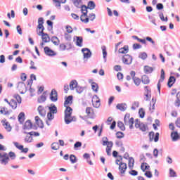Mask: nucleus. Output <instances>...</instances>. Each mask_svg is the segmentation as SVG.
Wrapping results in <instances>:
<instances>
[{"label": "nucleus", "instance_id": "f257e3e1", "mask_svg": "<svg viewBox=\"0 0 180 180\" xmlns=\"http://www.w3.org/2000/svg\"><path fill=\"white\" fill-rule=\"evenodd\" d=\"M65 123L66 124H70V123L72 122H75L77 120V117L72 116V108L67 107L65 110Z\"/></svg>", "mask_w": 180, "mask_h": 180}, {"label": "nucleus", "instance_id": "f03ea898", "mask_svg": "<svg viewBox=\"0 0 180 180\" xmlns=\"http://www.w3.org/2000/svg\"><path fill=\"white\" fill-rule=\"evenodd\" d=\"M103 146H107L105 151L107 153V155H112L110 151H112V147H113V142L112 141H108V137H103L102 139Z\"/></svg>", "mask_w": 180, "mask_h": 180}, {"label": "nucleus", "instance_id": "7ed1b4c3", "mask_svg": "<svg viewBox=\"0 0 180 180\" xmlns=\"http://www.w3.org/2000/svg\"><path fill=\"white\" fill-rule=\"evenodd\" d=\"M120 161V160L117 159L115 160V164L116 165H119V169L120 171V173L124 174V172H126V169H127V164Z\"/></svg>", "mask_w": 180, "mask_h": 180}, {"label": "nucleus", "instance_id": "20e7f679", "mask_svg": "<svg viewBox=\"0 0 180 180\" xmlns=\"http://www.w3.org/2000/svg\"><path fill=\"white\" fill-rule=\"evenodd\" d=\"M149 137V141L151 143V141H154L155 143H158V141L160 140V133L156 132L155 134L154 131H150L148 134Z\"/></svg>", "mask_w": 180, "mask_h": 180}, {"label": "nucleus", "instance_id": "39448f33", "mask_svg": "<svg viewBox=\"0 0 180 180\" xmlns=\"http://www.w3.org/2000/svg\"><path fill=\"white\" fill-rule=\"evenodd\" d=\"M122 63L125 64V65H130L131 63H133V56L125 54L122 56Z\"/></svg>", "mask_w": 180, "mask_h": 180}, {"label": "nucleus", "instance_id": "423d86ee", "mask_svg": "<svg viewBox=\"0 0 180 180\" xmlns=\"http://www.w3.org/2000/svg\"><path fill=\"white\" fill-rule=\"evenodd\" d=\"M49 99L51 102H57L58 101V93L57 90L52 89L50 94H49Z\"/></svg>", "mask_w": 180, "mask_h": 180}, {"label": "nucleus", "instance_id": "0eeeda50", "mask_svg": "<svg viewBox=\"0 0 180 180\" xmlns=\"http://www.w3.org/2000/svg\"><path fill=\"white\" fill-rule=\"evenodd\" d=\"M44 52L48 57H54L55 56H57V53L49 46H45L44 48Z\"/></svg>", "mask_w": 180, "mask_h": 180}, {"label": "nucleus", "instance_id": "6e6552de", "mask_svg": "<svg viewBox=\"0 0 180 180\" xmlns=\"http://www.w3.org/2000/svg\"><path fill=\"white\" fill-rule=\"evenodd\" d=\"M165 79V71H164V69H162L161 74H160V79H159L158 82V91L159 94L161 92V82H164Z\"/></svg>", "mask_w": 180, "mask_h": 180}, {"label": "nucleus", "instance_id": "1a4fd4ad", "mask_svg": "<svg viewBox=\"0 0 180 180\" xmlns=\"http://www.w3.org/2000/svg\"><path fill=\"white\" fill-rule=\"evenodd\" d=\"M82 53H83L84 58H91L92 56V52L91 49L88 48H83L82 49Z\"/></svg>", "mask_w": 180, "mask_h": 180}, {"label": "nucleus", "instance_id": "9d476101", "mask_svg": "<svg viewBox=\"0 0 180 180\" xmlns=\"http://www.w3.org/2000/svg\"><path fill=\"white\" fill-rule=\"evenodd\" d=\"M74 99V96L72 95L68 96V97L65 98L64 106L65 108H70L67 105H72V101Z\"/></svg>", "mask_w": 180, "mask_h": 180}, {"label": "nucleus", "instance_id": "9b49d317", "mask_svg": "<svg viewBox=\"0 0 180 180\" xmlns=\"http://www.w3.org/2000/svg\"><path fill=\"white\" fill-rule=\"evenodd\" d=\"M82 14L80 15V20L83 23H89V18L88 17V11H85L82 13Z\"/></svg>", "mask_w": 180, "mask_h": 180}, {"label": "nucleus", "instance_id": "f8f14e48", "mask_svg": "<svg viewBox=\"0 0 180 180\" xmlns=\"http://www.w3.org/2000/svg\"><path fill=\"white\" fill-rule=\"evenodd\" d=\"M32 127H33V123L30 120H27L22 126L23 130H32Z\"/></svg>", "mask_w": 180, "mask_h": 180}, {"label": "nucleus", "instance_id": "ddd939ff", "mask_svg": "<svg viewBox=\"0 0 180 180\" xmlns=\"http://www.w3.org/2000/svg\"><path fill=\"white\" fill-rule=\"evenodd\" d=\"M175 82H176V78H175V76H172L171 75L167 81V86L168 88H172V86H174V84H175Z\"/></svg>", "mask_w": 180, "mask_h": 180}, {"label": "nucleus", "instance_id": "4468645a", "mask_svg": "<svg viewBox=\"0 0 180 180\" xmlns=\"http://www.w3.org/2000/svg\"><path fill=\"white\" fill-rule=\"evenodd\" d=\"M35 123L40 129L44 128V124L43 123V120H41L39 116H35Z\"/></svg>", "mask_w": 180, "mask_h": 180}, {"label": "nucleus", "instance_id": "2eb2a0df", "mask_svg": "<svg viewBox=\"0 0 180 180\" xmlns=\"http://www.w3.org/2000/svg\"><path fill=\"white\" fill-rule=\"evenodd\" d=\"M1 123H3V126H5V129L7 131H12V126L9 122H6V120H1Z\"/></svg>", "mask_w": 180, "mask_h": 180}, {"label": "nucleus", "instance_id": "dca6fc26", "mask_svg": "<svg viewBox=\"0 0 180 180\" xmlns=\"http://www.w3.org/2000/svg\"><path fill=\"white\" fill-rule=\"evenodd\" d=\"M145 92L146 94H145V96L146 97V101H148L150 99H151V89H148V86H145Z\"/></svg>", "mask_w": 180, "mask_h": 180}, {"label": "nucleus", "instance_id": "f3484780", "mask_svg": "<svg viewBox=\"0 0 180 180\" xmlns=\"http://www.w3.org/2000/svg\"><path fill=\"white\" fill-rule=\"evenodd\" d=\"M76 38V46L77 47H82V43H84V38L82 37H75Z\"/></svg>", "mask_w": 180, "mask_h": 180}, {"label": "nucleus", "instance_id": "a211bd4d", "mask_svg": "<svg viewBox=\"0 0 180 180\" xmlns=\"http://www.w3.org/2000/svg\"><path fill=\"white\" fill-rule=\"evenodd\" d=\"M171 138L172 141H178L179 140V134H178V131H175L171 133Z\"/></svg>", "mask_w": 180, "mask_h": 180}, {"label": "nucleus", "instance_id": "6ab92c4d", "mask_svg": "<svg viewBox=\"0 0 180 180\" xmlns=\"http://www.w3.org/2000/svg\"><path fill=\"white\" fill-rule=\"evenodd\" d=\"M117 109L121 110V112H124L127 109V104L126 103H118L116 106Z\"/></svg>", "mask_w": 180, "mask_h": 180}, {"label": "nucleus", "instance_id": "aec40b11", "mask_svg": "<svg viewBox=\"0 0 180 180\" xmlns=\"http://www.w3.org/2000/svg\"><path fill=\"white\" fill-rule=\"evenodd\" d=\"M49 113H53L56 115L58 112L57 106L54 103H51V105L49 107Z\"/></svg>", "mask_w": 180, "mask_h": 180}, {"label": "nucleus", "instance_id": "412c9836", "mask_svg": "<svg viewBox=\"0 0 180 180\" xmlns=\"http://www.w3.org/2000/svg\"><path fill=\"white\" fill-rule=\"evenodd\" d=\"M141 82L144 85H148V84H150V77H148V76H147V75H143L141 77Z\"/></svg>", "mask_w": 180, "mask_h": 180}, {"label": "nucleus", "instance_id": "4be33fe9", "mask_svg": "<svg viewBox=\"0 0 180 180\" xmlns=\"http://www.w3.org/2000/svg\"><path fill=\"white\" fill-rule=\"evenodd\" d=\"M118 53H120V54H127V53H129V46L125 45L124 47L120 48L118 50Z\"/></svg>", "mask_w": 180, "mask_h": 180}, {"label": "nucleus", "instance_id": "5701e85b", "mask_svg": "<svg viewBox=\"0 0 180 180\" xmlns=\"http://www.w3.org/2000/svg\"><path fill=\"white\" fill-rule=\"evenodd\" d=\"M153 71H154V68L153 67L148 65H145L143 67V72L145 74H152Z\"/></svg>", "mask_w": 180, "mask_h": 180}, {"label": "nucleus", "instance_id": "b1692460", "mask_svg": "<svg viewBox=\"0 0 180 180\" xmlns=\"http://www.w3.org/2000/svg\"><path fill=\"white\" fill-rule=\"evenodd\" d=\"M78 85V82L77 80L73 79L70 82L69 86L71 91H74V89L77 87Z\"/></svg>", "mask_w": 180, "mask_h": 180}, {"label": "nucleus", "instance_id": "393cba45", "mask_svg": "<svg viewBox=\"0 0 180 180\" xmlns=\"http://www.w3.org/2000/svg\"><path fill=\"white\" fill-rule=\"evenodd\" d=\"M25 112H20L18 115V122L20 124H23V123L25 122Z\"/></svg>", "mask_w": 180, "mask_h": 180}, {"label": "nucleus", "instance_id": "a878e982", "mask_svg": "<svg viewBox=\"0 0 180 180\" xmlns=\"http://www.w3.org/2000/svg\"><path fill=\"white\" fill-rule=\"evenodd\" d=\"M17 88L19 91H22L23 89H27L26 84L23 82H19L18 83Z\"/></svg>", "mask_w": 180, "mask_h": 180}, {"label": "nucleus", "instance_id": "bb28decb", "mask_svg": "<svg viewBox=\"0 0 180 180\" xmlns=\"http://www.w3.org/2000/svg\"><path fill=\"white\" fill-rule=\"evenodd\" d=\"M38 112L40 116H42V117H44L46 116V110L44 109V107H43L42 105H39L38 107Z\"/></svg>", "mask_w": 180, "mask_h": 180}, {"label": "nucleus", "instance_id": "cd10ccee", "mask_svg": "<svg viewBox=\"0 0 180 180\" xmlns=\"http://www.w3.org/2000/svg\"><path fill=\"white\" fill-rule=\"evenodd\" d=\"M50 41H51L55 46H58L60 44V39H58L57 36H53L50 39Z\"/></svg>", "mask_w": 180, "mask_h": 180}, {"label": "nucleus", "instance_id": "c85d7f7f", "mask_svg": "<svg viewBox=\"0 0 180 180\" xmlns=\"http://www.w3.org/2000/svg\"><path fill=\"white\" fill-rule=\"evenodd\" d=\"M23 134H28L29 136H34V137H39V136H40V133L36 132V131H32L30 132H27L26 131H24Z\"/></svg>", "mask_w": 180, "mask_h": 180}, {"label": "nucleus", "instance_id": "c756f323", "mask_svg": "<svg viewBox=\"0 0 180 180\" xmlns=\"http://www.w3.org/2000/svg\"><path fill=\"white\" fill-rule=\"evenodd\" d=\"M87 8L90 9V11H92L96 8V4H95L94 1H89L87 4Z\"/></svg>", "mask_w": 180, "mask_h": 180}, {"label": "nucleus", "instance_id": "7c9ffc66", "mask_svg": "<svg viewBox=\"0 0 180 180\" xmlns=\"http://www.w3.org/2000/svg\"><path fill=\"white\" fill-rule=\"evenodd\" d=\"M128 167L130 169H133L134 167V158L133 157L129 158Z\"/></svg>", "mask_w": 180, "mask_h": 180}, {"label": "nucleus", "instance_id": "2f4dec72", "mask_svg": "<svg viewBox=\"0 0 180 180\" xmlns=\"http://www.w3.org/2000/svg\"><path fill=\"white\" fill-rule=\"evenodd\" d=\"M101 49L103 51V58L104 60V63H106V57H108V51H106V46H103Z\"/></svg>", "mask_w": 180, "mask_h": 180}, {"label": "nucleus", "instance_id": "473e14b6", "mask_svg": "<svg viewBox=\"0 0 180 180\" xmlns=\"http://www.w3.org/2000/svg\"><path fill=\"white\" fill-rule=\"evenodd\" d=\"M91 89H93L94 92H96V94H98V91L99 90V86L96 82H93L91 83Z\"/></svg>", "mask_w": 180, "mask_h": 180}, {"label": "nucleus", "instance_id": "72a5a7b5", "mask_svg": "<svg viewBox=\"0 0 180 180\" xmlns=\"http://www.w3.org/2000/svg\"><path fill=\"white\" fill-rule=\"evenodd\" d=\"M9 162V158H0V164L1 165H7Z\"/></svg>", "mask_w": 180, "mask_h": 180}, {"label": "nucleus", "instance_id": "f704fd0d", "mask_svg": "<svg viewBox=\"0 0 180 180\" xmlns=\"http://www.w3.org/2000/svg\"><path fill=\"white\" fill-rule=\"evenodd\" d=\"M141 169L143 172H146V170L150 169V165H147V162H143L141 165Z\"/></svg>", "mask_w": 180, "mask_h": 180}, {"label": "nucleus", "instance_id": "c9c22d12", "mask_svg": "<svg viewBox=\"0 0 180 180\" xmlns=\"http://www.w3.org/2000/svg\"><path fill=\"white\" fill-rule=\"evenodd\" d=\"M169 178H176V176H178L176 175V172L175 170H174L172 168H170L169 169Z\"/></svg>", "mask_w": 180, "mask_h": 180}, {"label": "nucleus", "instance_id": "e433bc0d", "mask_svg": "<svg viewBox=\"0 0 180 180\" xmlns=\"http://www.w3.org/2000/svg\"><path fill=\"white\" fill-rule=\"evenodd\" d=\"M9 106H11L12 109H16V108H18V102L14 99H11Z\"/></svg>", "mask_w": 180, "mask_h": 180}, {"label": "nucleus", "instance_id": "4c0bfd02", "mask_svg": "<svg viewBox=\"0 0 180 180\" xmlns=\"http://www.w3.org/2000/svg\"><path fill=\"white\" fill-rule=\"evenodd\" d=\"M147 57H148V55L146 52H140L139 54V58H141V60H147Z\"/></svg>", "mask_w": 180, "mask_h": 180}, {"label": "nucleus", "instance_id": "58836bf2", "mask_svg": "<svg viewBox=\"0 0 180 180\" xmlns=\"http://www.w3.org/2000/svg\"><path fill=\"white\" fill-rule=\"evenodd\" d=\"M160 19L162 20V22H168V17L164 18V13L162 12H158Z\"/></svg>", "mask_w": 180, "mask_h": 180}, {"label": "nucleus", "instance_id": "ea45409f", "mask_svg": "<svg viewBox=\"0 0 180 180\" xmlns=\"http://www.w3.org/2000/svg\"><path fill=\"white\" fill-rule=\"evenodd\" d=\"M139 130H141V131H147V130H148V125L141 122V127L139 128Z\"/></svg>", "mask_w": 180, "mask_h": 180}, {"label": "nucleus", "instance_id": "a19ab883", "mask_svg": "<svg viewBox=\"0 0 180 180\" xmlns=\"http://www.w3.org/2000/svg\"><path fill=\"white\" fill-rule=\"evenodd\" d=\"M117 127L122 130V131H124L126 130V127H124V124L122 121H118Z\"/></svg>", "mask_w": 180, "mask_h": 180}, {"label": "nucleus", "instance_id": "79ce46f5", "mask_svg": "<svg viewBox=\"0 0 180 180\" xmlns=\"http://www.w3.org/2000/svg\"><path fill=\"white\" fill-rule=\"evenodd\" d=\"M129 119H130V114L127 113L124 115V122L125 126H129Z\"/></svg>", "mask_w": 180, "mask_h": 180}, {"label": "nucleus", "instance_id": "37998d69", "mask_svg": "<svg viewBox=\"0 0 180 180\" xmlns=\"http://www.w3.org/2000/svg\"><path fill=\"white\" fill-rule=\"evenodd\" d=\"M139 115L141 119H144V116H146V111L144 110L143 108H141L139 109Z\"/></svg>", "mask_w": 180, "mask_h": 180}, {"label": "nucleus", "instance_id": "c03bdc74", "mask_svg": "<svg viewBox=\"0 0 180 180\" xmlns=\"http://www.w3.org/2000/svg\"><path fill=\"white\" fill-rule=\"evenodd\" d=\"M47 97L44 95L40 96V97L38 98L37 101L38 103H43L45 101H46Z\"/></svg>", "mask_w": 180, "mask_h": 180}, {"label": "nucleus", "instance_id": "a18cd8bd", "mask_svg": "<svg viewBox=\"0 0 180 180\" xmlns=\"http://www.w3.org/2000/svg\"><path fill=\"white\" fill-rule=\"evenodd\" d=\"M70 160L72 164H75V162L78 161V160L77 159V156H75V155H70Z\"/></svg>", "mask_w": 180, "mask_h": 180}, {"label": "nucleus", "instance_id": "49530a36", "mask_svg": "<svg viewBox=\"0 0 180 180\" xmlns=\"http://www.w3.org/2000/svg\"><path fill=\"white\" fill-rule=\"evenodd\" d=\"M25 143H32L33 141V137L32 136L27 135L24 139Z\"/></svg>", "mask_w": 180, "mask_h": 180}, {"label": "nucleus", "instance_id": "de8ad7c7", "mask_svg": "<svg viewBox=\"0 0 180 180\" xmlns=\"http://www.w3.org/2000/svg\"><path fill=\"white\" fill-rule=\"evenodd\" d=\"M51 148L52 150H58V148H60V146H58V143L53 142V143L51 145Z\"/></svg>", "mask_w": 180, "mask_h": 180}, {"label": "nucleus", "instance_id": "09e8293b", "mask_svg": "<svg viewBox=\"0 0 180 180\" xmlns=\"http://www.w3.org/2000/svg\"><path fill=\"white\" fill-rule=\"evenodd\" d=\"M133 79L135 85H136V86H139V85H140V84H141V79L139 77H135L134 79Z\"/></svg>", "mask_w": 180, "mask_h": 180}, {"label": "nucleus", "instance_id": "8fccbe9b", "mask_svg": "<svg viewBox=\"0 0 180 180\" xmlns=\"http://www.w3.org/2000/svg\"><path fill=\"white\" fill-rule=\"evenodd\" d=\"M77 8H81V13H84V12H88V6H85L84 4L82 5L80 7H78Z\"/></svg>", "mask_w": 180, "mask_h": 180}, {"label": "nucleus", "instance_id": "3c124183", "mask_svg": "<svg viewBox=\"0 0 180 180\" xmlns=\"http://www.w3.org/2000/svg\"><path fill=\"white\" fill-rule=\"evenodd\" d=\"M129 175H131L132 176H137L139 175V172H137V170L131 169V171L129 172Z\"/></svg>", "mask_w": 180, "mask_h": 180}, {"label": "nucleus", "instance_id": "603ef678", "mask_svg": "<svg viewBox=\"0 0 180 180\" xmlns=\"http://www.w3.org/2000/svg\"><path fill=\"white\" fill-rule=\"evenodd\" d=\"M76 89V92H77V94H82L84 92V87L77 85V87L75 88Z\"/></svg>", "mask_w": 180, "mask_h": 180}, {"label": "nucleus", "instance_id": "864d4df0", "mask_svg": "<svg viewBox=\"0 0 180 180\" xmlns=\"http://www.w3.org/2000/svg\"><path fill=\"white\" fill-rule=\"evenodd\" d=\"M54 119V114H53L52 112H48L47 113V120L49 122H51L52 120H53Z\"/></svg>", "mask_w": 180, "mask_h": 180}, {"label": "nucleus", "instance_id": "5fc2aeb1", "mask_svg": "<svg viewBox=\"0 0 180 180\" xmlns=\"http://www.w3.org/2000/svg\"><path fill=\"white\" fill-rule=\"evenodd\" d=\"M82 146V142L81 141H77L75 144H74V148L75 150H78V148H79V147Z\"/></svg>", "mask_w": 180, "mask_h": 180}, {"label": "nucleus", "instance_id": "6e6d98bb", "mask_svg": "<svg viewBox=\"0 0 180 180\" xmlns=\"http://www.w3.org/2000/svg\"><path fill=\"white\" fill-rule=\"evenodd\" d=\"M8 157L11 160H15L16 159V154L14 152L10 151L8 153Z\"/></svg>", "mask_w": 180, "mask_h": 180}, {"label": "nucleus", "instance_id": "4d7b16f0", "mask_svg": "<svg viewBox=\"0 0 180 180\" xmlns=\"http://www.w3.org/2000/svg\"><path fill=\"white\" fill-rule=\"evenodd\" d=\"M116 137L117 139H123V137H124V133L122 132V131H117L116 134Z\"/></svg>", "mask_w": 180, "mask_h": 180}, {"label": "nucleus", "instance_id": "13d9d810", "mask_svg": "<svg viewBox=\"0 0 180 180\" xmlns=\"http://www.w3.org/2000/svg\"><path fill=\"white\" fill-rule=\"evenodd\" d=\"M89 19H90V20L91 22H94V20H95V19H96V15H95V13H91L89 14Z\"/></svg>", "mask_w": 180, "mask_h": 180}, {"label": "nucleus", "instance_id": "bf43d9fd", "mask_svg": "<svg viewBox=\"0 0 180 180\" xmlns=\"http://www.w3.org/2000/svg\"><path fill=\"white\" fill-rule=\"evenodd\" d=\"M65 50H67V45H65L64 44H60L59 45V51H65Z\"/></svg>", "mask_w": 180, "mask_h": 180}, {"label": "nucleus", "instance_id": "052dcab7", "mask_svg": "<svg viewBox=\"0 0 180 180\" xmlns=\"http://www.w3.org/2000/svg\"><path fill=\"white\" fill-rule=\"evenodd\" d=\"M156 9H158V11H162V9H164V4H162V3L157 4Z\"/></svg>", "mask_w": 180, "mask_h": 180}, {"label": "nucleus", "instance_id": "680f3d73", "mask_svg": "<svg viewBox=\"0 0 180 180\" xmlns=\"http://www.w3.org/2000/svg\"><path fill=\"white\" fill-rule=\"evenodd\" d=\"M72 2H73V5H75L76 8H78V6H79V4L82 2V0H72Z\"/></svg>", "mask_w": 180, "mask_h": 180}, {"label": "nucleus", "instance_id": "e2e57ef3", "mask_svg": "<svg viewBox=\"0 0 180 180\" xmlns=\"http://www.w3.org/2000/svg\"><path fill=\"white\" fill-rule=\"evenodd\" d=\"M144 175L146 178H153V173H151V171H146Z\"/></svg>", "mask_w": 180, "mask_h": 180}, {"label": "nucleus", "instance_id": "0e129e2a", "mask_svg": "<svg viewBox=\"0 0 180 180\" xmlns=\"http://www.w3.org/2000/svg\"><path fill=\"white\" fill-rule=\"evenodd\" d=\"M146 40L147 41H149L150 43H151L153 46H155V41H154L153 40V38H151L150 37H146Z\"/></svg>", "mask_w": 180, "mask_h": 180}, {"label": "nucleus", "instance_id": "69168bd1", "mask_svg": "<svg viewBox=\"0 0 180 180\" xmlns=\"http://www.w3.org/2000/svg\"><path fill=\"white\" fill-rule=\"evenodd\" d=\"M141 45L140 44H133V49L134 50H139V49H141Z\"/></svg>", "mask_w": 180, "mask_h": 180}, {"label": "nucleus", "instance_id": "338daca9", "mask_svg": "<svg viewBox=\"0 0 180 180\" xmlns=\"http://www.w3.org/2000/svg\"><path fill=\"white\" fill-rule=\"evenodd\" d=\"M41 39L44 43H49L50 37H41Z\"/></svg>", "mask_w": 180, "mask_h": 180}, {"label": "nucleus", "instance_id": "774afa93", "mask_svg": "<svg viewBox=\"0 0 180 180\" xmlns=\"http://www.w3.org/2000/svg\"><path fill=\"white\" fill-rule=\"evenodd\" d=\"M44 23V18H39L38 19V25L37 26H43Z\"/></svg>", "mask_w": 180, "mask_h": 180}]
</instances>
